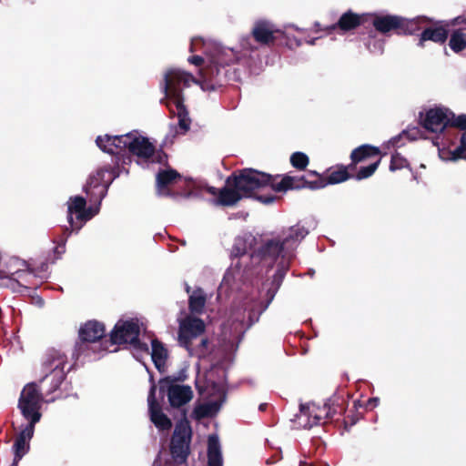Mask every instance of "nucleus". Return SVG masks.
Masks as SVG:
<instances>
[{
    "instance_id": "1",
    "label": "nucleus",
    "mask_w": 466,
    "mask_h": 466,
    "mask_svg": "<svg viewBox=\"0 0 466 466\" xmlns=\"http://www.w3.org/2000/svg\"><path fill=\"white\" fill-rule=\"evenodd\" d=\"M305 187L307 182L303 177H272L255 169H244L238 176L228 178L227 186L219 191L218 202L224 206H231L242 198L252 196L258 189L270 188L274 192H285Z\"/></svg>"
},
{
    "instance_id": "2",
    "label": "nucleus",
    "mask_w": 466,
    "mask_h": 466,
    "mask_svg": "<svg viewBox=\"0 0 466 466\" xmlns=\"http://www.w3.org/2000/svg\"><path fill=\"white\" fill-rule=\"evenodd\" d=\"M194 81L192 75L179 69H169L165 74L167 106L170 113L177 116L179 127L185 131L188 128L189 119L183 105L181 84L187 86Z\"/></svg>"
},
{
    "instance_id": "3",
    "label": "nucleus",
    "mask_w": 466,
    "mask_h": 466,
    "mask_svg": "<svg viewBox=\"0 0 466 466\" xmlns=\"http://www.w3.org/2000/svg\"><path fill=\"white\" fill-rule=\"evenodd\" d=\"M97 146L109 154H119L125 149L139 157L148 158L154 153L153 145L137 132H131L121 136H99L96 138Z\"/></svg>"
},
{
    "instance_id": "4",
    "label": "nucleus",
    "mask_w": 466,
    "mask_h": 466,
    "mask_svg": "<svg viewBox=\"0 0 466 466\" xmlns=\"http://www.w3.org/2000/svg\"><path fill=\"white\" fill-rule=\"evenodd\" d=\"M212 376V372H209L206 386L204 388L199 387L200 393L206 395L208 399L207 402L198 406L195 410L196 414L199 418L216 414L225 400V389L223 384L214 382Z\"/></svg>"
},
{
    "instance_id": "5",
    "label": "nucleus",
    "mask_w": 466,
    "mask_h": 466,
    "mask_svg": "<svg viewBox=\"0 0 466 466\" xmlns=\"http://www.w3.org/2000/svg\"><path fill=\"white\" fill-rule=\"evenodd\" d=\"M306 235L307 231L303 228H291L283 233L281 238L267 241L263 248V256L271 258L289 257L296 243Z\"/></svg>"
},
{
    "instance_id": "6",
    "label": "nucleus",
    "mask_w": 466,
    "mask_h": 466,
    "mask_svg": "<svg viewBox=\"0 0 466 466\" xmlns=\"http://www.w3.org/2000/svg\"><path fill=\"white\" fill-rule=\"evenodd\" d=\"M140 332L141 326L137 319L119 320L111 333V340L116 344H130L137 352H147V344L138 340Z\"/></svg>"
},
{
    "instance_id": "7",
    "label": "nucleus",
    "mask_w": 466,
    "mask_h": 466,
    "mask_svg": "<svg viewBox=\"0 0 466 466\" xmlns=\"http://www.w3.org/2000/svg\"><path fill=\"white\" fill-rule=\"evenodd\" d=\"M201 46L208 56L210 65L226 66L238 59V54L233 48H227L213 42H205L202 38L194 37L191 40L189 50L197 52V46Z\"/></svg>"
},
{
    "instance_id": "8",
    "label": "nucleus",
    "mask_w": 466,
    "mask_h": 466,
    "mask_svg": "<svg viewBox=\"0 0 466 466\" xmlns=\"http://www.w3.org/2000/svg\"><path fill=\"white\" fill-rule=\"evenodd\" d=\"M42 396L35 383L25 385L21 392L18 408L29 423L35 424L41 419Z\"/></svg>"
},
{
    "instance_id": "9",
    "label": "nucleus",
    "mask_w": 466,
    "mask_h": 466,
    "mask_svg": "<svg viewBox=\"0 0 466 466\" xmlns=\"http://www.w3.org/2000/svg\"><path fill=\"white\" fill-rule=\"evenodd\" d=\"M452 112L445 107H434L420 114V121L423 128L434 134L442 133L450 127Z\"/></svg>"
},
{
    "instance_id": "10",
    "label": "nucleus",
    "mask_w": 466,
    "mask_h": 466,
    "mask_svg": "<svg viewBox=\"0 0 466 466\" xmlns=\"http://www.w3.org/2000/svg\"><path fill=\"white\" fill-rule=\"evenodd\" d=\"M191 429L186 420H180L175 428L171 440V454L173 459L178 462H184L189 450Z\"/></svg>"
},
{
    "instance_id": "11",
    "label": "nucleus",
    "mask_w": 466,
    "mask_h": 466,
    "mask_svg": "<svg viewBox=\"0 0 466 466\" xmlns=\"http://www.w3.org/2000/svg\"><path fill=\"white\" fill-rule=\"evenodd\" d=\"M66 362V357L57 351H53L46 356L44 368L47 373L44 380H50L54 390L58 388L64 380Z\"/></svg>"
},
{
    "instance_id": "12",
    "label": "nucleus",
    "mask_w": 466,
    "mask_h": 466,
    "mask_svg": "<svg viewBox=\"0 0 466 466\" xmlns=\"http://www.w3.org/2000/svg\"><path fill=\"white\" fill-rule=\"evenodd\" d=\"M96 213L97 210L86 209V200L82 197H74L68 201V222L73 228L79 229Z\"/></svg>"
},
{
    "instance_id": "13",
    "label": "nucleus",
    "mask_w": 466,
    "mask_h": 466,
    "mask_svg": "<svg viewBox=\"0 0 466 466\" xmlns=\"http://www.w3.org/2000/svg\"><path fill=\"white\" fill-rule=\"evenodd\" d=\"M204 330L205 324L201 319L187 317L180 321L179 341L184 347H186L188 350L191 340L199 336L200 334H202Z\"/></svg>"
},
{
    "instance_id": "14",
    "label": "nucleus",
    "mask_w": 466,
    "mask_h": 466,
    "mask_svg": "<svg viewBox=\"0 0 466 466\" xmlns=\"http://www.w3.org/2000/svg\"><path fill=\"white\" fill-rule=\"evenodd\" d=\"M156 386L153 384L150 388L147 402L151 421L159 430H168L171 428V420L162 412L161 407L155 398Z\"/></svg>"
},
{
    "instance_id": "15",
    "label": "nucleus",
    "mask_w": 466,
    "mask_h": 466,
    "mask_svg": "<svg viewBox=\"0 0 466 466\" xmlns=\"http://www.w3.org/2000/svg\"><path fill=\"white\" fill-rule=\"evenodd\" d=\"M35 425V424L28 422L21 429L16 437L14 444L15 462H17L29 451V441L34 435Z\"/></svg>"
},
{
    "instance_id": "16",
    "label": "nucleus",
    "mask_w": 466,
    "mask_h": 466,
    "mask_svg": "<svg viewBox=\"0 0 466 466\" xmlns=\"http://www.w3.org/2000/svg\"><path fill=\"white\" fill-rule=\"evenodd\" d=\"M168 400L173 407H180L187 403L193 397L190 386L172 384L167 390Z\"/></svg>"
},
{
    "instance_id": "17",
    "label": "nucleus",
    "mask_w": 466,
    "mask_h": 466,
    "mask_svg": "<svg viewBox=\"0 0 466 466\" xmlns=\"http://www.w3.org/2000/svg\"><path fill=\"white\" fill-rule=\"evenodd\" d=\"M322 410L313 403L301 404L298 420L299 424L305 428H310L319 423L321 419Z\"/></svg>"
},
{
    "instance_id": "18",
    "label": "nucleus",
    "mask_w": 466,
    "mask_h": 466,
    "mask_svg": "<svg viewBox=\"0 0 466 466\" xmlns=\"http://www.w3.org/2000/svg\"><path fill=\"white\" fill-rule=\"evenodd\" d=\"M278 30L268 21H258L252 29V35L256 41L261 44H269L274 41V34Z\"/></svg>"
},
{
    "instance_id": "19",
    "label": "nucleus",
    "mask_w": 466,
    "mask_h": 466,
    "mask_svg": "<svg viewBox=\"0 0 466 466\" xmlns=\"http://www.w3.org/2000/svg\"><path fill=\"white\" fill-rule=\"evenodd\" d=\"M105 335V327L102 323L90 320L85 323L80 330L79 336L83 340L94 342L103 338Z\"/></svg>"
},
{
    "instance_id": "20",
    "label": "nucleus",
    "mask_w": 466,
    "mask_h": 466,
    "mask_svg": "<svg viewBox=\"0 0 466 466\" xmlns=\"http://www.w3.org/2000/svg\"><path fill=\"white\" fill-rule=\"evenodd\" d=\"M406 20L398 16H377L373 21L375 28L382 33H386L394 28L403 26Z\"/></svg>"
},
{
    "instance_id": "21",
    "label": "nucleus",
    "mask_w": 466,
    "mask_h": 466,
    "mask_svg": "<svg viewBox=\"0 0 466 466\" xmlns=\"http://www.w3.org/2000/svg\"><path fill=\"white\" fill-rule=\"evenodd\" d=\"M151 359L159 371H163L167 360V350L157 339H150Z\"/></svg>"
},
{
    "instance_id": "22",
    "label": "nucleus",
    "mask_w": 466,
    "mask_h": 466,
    "mask_svg": "<svg viewBox=\"0 0 466 466\" xmlns=\"http://www.w3.org/2000/svg\"><path fill=\"white\" fill-rule=\"evenodd\" d=\"M177 178H179V175L175 170L168 169L159 172L157 177V187L158 194L167 195V187L174 184Z\"/></svg>"
},
{
    "instance_id": "23",
    "label": "nucleus",
    "mask_w": 466,
    "mask_h": 466,
    "mask_svg": "<svg viewBox=\"0 0 466 466\" xmlns=\"http://www.w3.org/2000/svg\"><path fill=\"white\" fill-rule=\"evenodd\" d=\"M208 466H222V455L220 451V446L218 442V439L215 435H210L208 437Z\"/></svg>"
},
{
    "instance_id": "24",
    "label": "nucleus",
    "mask_w": 466,
    "mask_h": 466,
    "mask_svg": "<svg viewBox=\"0 0 466 466\" xmlns=\"http://www.w3.org/2000/svg\"><path fill=\"white\" fill-rule=\"evenodd\" d=\"M448 36V31L442 27L438 26L435 28H428L423 31L420 37V44L426 40H431L437 43H443Z\"/></svg>"
},
{
    "instance_id": "25",
    "label": "nucleus",
    "mask_w": 466,
    "mask_h": 466,
    "mask_svg": "<svg viewBox=\"0 0 466 466\" xmlns=\"http://www.w3.org/2000/svg\"><path fill=\"white\" fill-rule=\"evenodd\" d=\"M379 154L380 150L378 147L364 145L356 148L351 153V159L354 163H358L370 157L378 156Z\"/></svg>"
},
{
    "instance_id": "26",
    "label": "nucleus",
    "mask_w": 466,
    "mask_h": 466,
    "mask_svg": "<svg viewBox=\"0 0 466 466\" xmlns=\"http://www.w3.org/2000/svg\"><path fill=\"white\" fill-rule=\"evenodd\" d=\"M360 24V16L352 12H347L341 15L339 20L338 26L343 30H350L357 27Z\"/></svg>"
},
{
    "instance_id": "27",
    "label": "nucleus",
    "mask_w": 466,
    "mask_h": 466,
    "mask_svg": "<svg viewBox=\"0 0 466 466\" xmlns=\"http://www.w3.org/2000/svg\"><path fill=\"white\" fill-rule=\"evenodd\" d=\"M205 305V296L200 289L195 290L189 297V308L192 312L199 313Z\"/></svg>"
},
{
    "instance_id": "28",
    "label": "nucleus",
    "mask_w": 466,
    "mask_h": 466,
    "mask_svg": "<svg viewBox=\"0 0 466 466\" xmlns=\"http://www.w3.org/2000/svg\"><path fill=\"white\" fill-rule=\"evenodd\" d=\"M450 46L454 52L466 48V34L460 30L455 31L451 36Z\"/></svg>"
},
{
    "instance_id": "29",
    "label": "nucleus",
    "mask_w": 466,
    "mask_h": 466,
    "mask_svg": "<svg viewBox=\"0 0 466 466\" xmlns=\"http://www.w3.org/2000/svg\"><path fill=\"white\" fill-rule=\"evenodd\" d=\"M450 157H446L450 160H457L460 158L466 159V132H464L461 138V146L455 150L449 153Z\"/></svg>"
},
{
    "instance_id": "30",
    "label": "nucleus",
    "mask_w": 466,
    "mask_h": 466,
    "mask_svg": "<svg viewBox=\"0 0 466 466\" xmlns=\"http://www.w3.org/2000/svg\"><path fill=\"white\" fill-rule=\"evenodd\" d=\"M380 163V159L379 158L377 161H375L371 165H370L366 167H361L359 170V172L357 173L356 178L358 180H361V179L370 177V176H372L374 174V172L378 168Z\"/></svg>"
},
{
    "instance_id": "31",
    "label": "nucleus",
    "mask_w": 466,
    "mask_h": 466,
    "mask_svg": "<svg viewBox=\"0 0 466 466\" xmlns=\"http://www.w3.org/2000/svg\"><path fill=\"white\" fill-rule=\"evenodd\" d=\"M349 178V175L347 169L345 167H340L338 170L331 172L329 176V184H337L343 182Z\"/></svg>"
},
{
    "instance_id": "32",
    "label": "nucleus",
    "mask_w": 466,
    "mask_h": 466,
    "mask_svg": "<svg viewBox=\"0 0 466 466\" xmlns=\"http://www.w3.org/2000/svg\"><path fill=\"white\" fill-rule=\"evenodd\" d=\"M290 162L294 167L303 169L308 166L309 158L305 154L297 152L291 156Z\"/></svg>"
},
{
    "instance_id": "33",
    "label": "nucleus",
    "mask_w": 466,
    "mask_h": 466,
    "mask_svg": "<svg viewBox=\"0 0 466 466\" xmlns=\"http://www.w3.org/2000/svg\"><path fill=\"white\" fill-rule=\"evenodd\" d=\"M407 160L402 157L399 153H395L391 157L390 169L391 171H395L397 169L403 168L407 167Z\"/></svg>"
},
{
    "instance_id": "34",
    "label": "nucleus",
    "mask_w": 466,
    "mask_h": 466,
    "mask_svg": "<svg viewBox=\"0 0 466 466\" xmlns=\"http://www.w3.org/2000/svg\"><path fill=\"white\" fill-rule=\"evenodd\" d=\"M197 48H198L197 51H203V53L205 54L206 56L202 57V56H194L188 58L189 63H191L193 65H196V66H200L203 63H207L208 66H211L210 65V60L208 58V56L204 51L203 47L198 45V46H197Z\"/></svg>"
},
{
    "instance_id": "35",
    "label": "nucleus",
    "mask_w": 466,
    "mask_h": 466,
    "mask_svg": "<svg viewBox=\"0 0 466 466\" xmlns=\"http://www.w3.org/2000/svg\"><path fill=\"white\" fill-rule=\"evenodd\" d=\"M450 127H456L461 129L466 128V115H460L456 116L452 113V119L451 120Z\"/></svg>"
},
{
    "instance_id": "36",
    "label": "nucleus",
    "mask_w": 466,
    "mask_h": 466,
    "mask_svg": "<svg viewBox=\"0 0 466 466\" xmlns=\"http://www.w3.org/2000/svg\"><path fill=\"white\" fill-rule=\"evenodd\" d=\"M242 246V239L241 238H238L237 241H236V244H235V249H236V255H240V254H243L247 251V248L246 247H241Z\"/></svg>"
},
{
    "instance_id": "37",
    "label": "nucleus",
    "mask_w": 466,
    "mask_h": 466,
    "mask_svg": "<svg viewBox=\"0 0 466 466\" xmlns=\"http://www.w3.org/2000/svg\"><path fill=\"white\" fill-rule=\"evenodd\" d=\"M102 174H103V171H98L97 174H96V176L98 177H90L89 185L90 186L93 185L94 187H99V180L102 177Z\"/></svg>"
},
{
    "instance_id": "38",
    "label": "nucleus",
    "mask_w": 466,
    "mask_h": 466,
    "mask_svg": "<svg viewBox=\"0 0 466 466\" xmlns=\"http://www.w3.org/2000/svg\"><path fill=\"white\" fill-rule=\"evenodd\" d=\"M257 198L259 201H261L264 204H270L275 200L274 196H268V197L258 196Z\"/></svg>"
},
{
    "instance_id": "39",
    "label": "nucleus",
    "mask_w": 466,
    "mask_h": 466,
    "mask_svg": "<svg viewBox=\"0 0 466 466\" xmlns=\"http://www.w3.org/2000/svg\"><path fill=\"white\" fill-rule=\"evenodd\" d=\"M241 47H242L243 49H247V50H248V49H252L251 46H250V45H249V43H248V37H247V38H244V39L242 40V42H241Z\"/></svg>"
},
{
    "instance_id": "40",
    "label": "nucleus",
    "mask_w": 466,
    "mask_h": 466,
    "mask_svg": "<svg viewBox=\"0 0 466 466\" xmlns=\"http://www.w3.org/2000/svg\"><path fill=\"white\" fill-rule=\"evenodd\" d=\"M378 401H379L378 399H372V400H369V404L375 407V406H377Z\"/></svg>"
},
{
    "instance_id": "41",
    "label": "nucleus",
    "mask_w": 466,
    "mask_h": 466,
    "mask_svg": "<svg viewBox=\"0 0 466 466\" xmlns=\"http://www.w3.org/2000/svg\"><path fill=\"white\" fill-rule=\"evenodd\" d=\"M422 20H425V18H416L414 20L410 21L409 23L410 25H413V24H417V23H419L420 21H422Z\"/></svg>"
},
{
    "instance_id": "42",
    "label": "nucleus",
    "mask_w": 466,
    "mask_h": 466,
    "mask_svg": "<svg viewBox=\"0 0 466 466\" xmlns=\"http://www.w3.org/2000/svg\"><path fill=\"white\" fill-rule=\"evenodd\" d=\"M309 187L310 188H317V187H319V186L314 185V184H312V183H309Z\"/></svg>"
},
{
    "instance_id": "43",
    "label": "nucleus",
    "mask_w": 466,
    "mask_h": 466,
    "mask_svg": "<svg viewBox=\"0 0 466 466\" xmlns=\"http://www.w3.org/2000/svg\"><path fill=\"white\" fill-rule=\"evenodd\" d=\"M153 466H160V463H159L158 460H156V461H154Z\"/></svg>"
},
{
    "instance_id": "44",
    "label": "nucleus",
    "mask_w": 466,
    "mask_h": 466,
    "mask_svg": "<svg viewBox=\"0 0 466 466\" xmlns=\"http://www.w3.org/2000/svg\"><path fill=\"white\" fill-rule=\"evenodd\" d=\"M104 190H105V187L103 186V187H101V188H100V193L102 194V193L104 192Z\"/></svg>"
},
{
    "instance_id": "45",
    "label": "nucleus",
    "mask_w": 466,
    "mask_h": 466,
    "mask_svg": "<svg viewBox=\"0 0 466 466\" xmlns=\"http://www.w3.org/2000/svg\"><path fill=\"white\" fill-rule=\"evenodd\" d=\"M248 239H249L250 243L253 241V238L251 236L248 237Z\"/></svg>"
},
{
    "instance_id": "46",
    "label": "nucleus",
    "mask_w": 466,
    "mask_h": 466,
    "mask_svg": "<svg viewBox=\"0 0 466 466\" xmlns=\"http://www.w3.org/2000/svg\"><path fill=\"white\" fill-rule=\"evenodd\" d=\"M85 191H86V193H88V187H85Z\"/></svg>"
},
{
    "instance_id": "47",
    "label": "nucleus",
    "mask_w": 466,
    "mask_h": 466,
    "mask_svg": "<svg viewBox=\"0 0 466 466\" xmlns=\"http://www.w3.org/2000/svg\"><path fill=\"white\" fill-rule=\"evenodd\" d=\"M203 74V76H208V73H202Z\"/></svg>"
}]
</instances>
